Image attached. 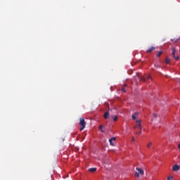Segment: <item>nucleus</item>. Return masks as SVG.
Wrapping results in <instances>:
<instances>
[{
	"instance_id": "obj_1",
	"label": "nucleus",
	"mask_w": 180,
	"mask_h": 180,
	"mask_svg": "<svg viewBox=\"0 0 180 180\" xmlns=\"http://www.w3.org/2000/svg\"><path fill=\"white\" fill-rule=\"evenodd\" d=\"M79 124V126H81V127L79 128V130H80V131H82V130H84V129H85V126L86 125V122H85V119L80 118Z\"/></svg>"
},
{
	"instance_id": "obj_2",
	"label": "nucleus",
	"mask_w": 180,
	"mask_h": 180,
	"mask_svg": "<svg viewBox=\"0 0 180 180\" xmlns=\"http://www.w3.org/2000/svg\"><path fill=\"white\" fill-rule=\"evenodd\" d=\"M136 123V124L134 126V130H143V127H141V120H137Z\"/></svg>"
},
{
	"instance_id": "obj_3",
	"label": "nucleus",
	"mask_w": 180,
	"mask_h": 180,
	"mask_svg": "<svg viewBox=\"0 0 180 180\" xmlns=\"http://www.w3.org/2000/svg\"><path fill=\"white\" fill-rule=\"evenodd\" d=\"M176 51V50L175 49V48H173L172 56L174 58V60H176V61H178V60H179V56H177V57L175 56Z\"/></svg>"
},
{
	"instance_id": "obj_4",
	"label": "nucleus",
	"mask_w": 180,
	"mask_h": 180,
	"mask_svg": "<svg viewBox=\"0 0 180 180\" xmlns=\"http://www.w3.org/2000/svg\"><path fill=\"white\" fill-rule=\"evenodd\" d=\"M180 169V166L179 165H174L172 167V171L176 172V171H179Z\"/></svg>"
},
{
	"instance_id": "obj_5",
	"label": "nucleus",
	"mask_w": 180,
	"mask_h": 180,
	"mask_svg": "<svg viewBox=\"0 0 180 180\" xmlns=\"http://www.w3.org/2000/svg\"><path fill=\"white\" fill-rule=\"evenodd\" d=\"M136 171H138V173L140 174V175H144V170L140 167L136 168Z\"/></svg>"
},
{
	"instance_id": "obj_6",
	"label": "nucleus",
	"mask_w": 180,
	"mask_h": 180,
	"mask_svg": "<svg viewBox=\"0 0 180 180\" xmlns=\"http://www.w3.org/2000/svg\"><path fill=\"white\" fill-rule=\"evenodd\" d=\"M154 50H155V47L152 46V47L149 48V49L146 51V52H148V53H152L153 51H154Z\"/></svg>"
},
{
	"instance_id": "obj_7",
	"label": "nucleus",
	"mask_w": 180,
	"mask_h": 180,
	"mask_svg": "<svg viewBox=\"0 0 180 180\" xmlns=\"http://www.w3.org/2000/svg\"><path fill=\"white\" fill-rule=\"evenodd\" d=\"M136 77L137 78H139V79H140V81H143V82H146V79L144 77H140V74H138Z\"/></svg>"
},
{
	"instance_id": "obj_8",
	"label": "nucleus",
	"mask_w": 180,
	"mask_h": 180,
	"mask_svg": "<svg viewBox=\"0 0 180 180\" xmlns=\"http://www.w3.org/2000/svg\"><path fill=\"white\" fill-rule=\"evenodd\" d=\"M103 117L104 119H109V111H107L104 113Z\"/></svg>"
},
{
	"instance_id": "obj_9",
	"label": "nucleus",
	"mask_w": 180,
	"mask_h": 180,
	"mask_svg": "<svg viewBox=\"0 0 180 180\" xmlns=\"http://www.w3.org/2000/svg\"><path fill=\"white\" fill-rule=\"evenodd\" d=\"M96 171V167H91L89 169V172H95Z\"/></svg>"
},
{
	"instance_id": "obj_10",
	"label": "nucleus",
	"mask_w": 180,
	"mask_h": 180,
	"mask_svg": "<svg viewBox=\"0 0 180 180\" xmlns=\"http://www.w3.org/2000/svg\"><path fill=\"white\" fill-rule=\"evenodd\" d=\"M136 115H139V112H135V114L132 115L133 120H136V119H137Z\"/></svg>"
},
{
	"instance_id": "obj_11",
	"label": "nucleus",
	"mask_w": 180,
	"mask_h": 180,
	"mask_svg": "<svg viewBox=\"0 0 180 180\" xmlns=\"http://www.w3.org/2000/svg\"><path fill=\"white\" fill-rule=\"evenodd\" d=\"M165 63H166V64H169V63H171V59L169 58H167L165 59Z\"/></svg>"
},
{
	"instance_id": "obj_12",
	"label": "nucleus",
	"mask_w": 180,
	"mask_h": 180,
	"mask_svg": "<svg viewBox=\"0 0 180 180\" xmlns=\"http://www.w3.org/2000/svg\"><path fill=\"white\" fill-rule=\"evenodd\" d=\"M109 142L111 146H113V137L109 139Z\"/></svg>"
},
{
	"instance_id": "obj_13",
	"label": "nucleus",
	"mask_w": 180,
	"mask_h": 180,
	"mask_svg": "<svg viewBox=\"0 0 180 180\" xmlns=\"http://www.w3.org/2000/svg\"><path fill=\"white\" fill-rule=\"evenodd\" d=\"M161 54H162V51H158V54L156 55V57H160Z\"/></svg>"
},
{
	"instance_id": "obj_14",
	"label": "nucleus",
	"mask_w": 180,
	"mask_h": 180,
	"mask_svg": "<svg viewBox=\"0 0 180 180\" xmlns=\"http://www.w3.org/2000/svg\"><path fill=\"white\" fill-rule=\"evenodd\" d=\"M134 175H135L136 178H140V173L136 172Z\"/></svg>"
},
{
	"instance_id": "obj_15",
	"label": "nucleus",
	"mask_w": 180,
	"mask_h": 180,
	"mask_svg": "<svg viewBox=\"0 0 180 180\" xmlns=\"http://www.w3.org/2000/svg\"><path fill=\"white\" fill-rule=\"evenodd\" d=\"M117 119H119V117L117 116H114L113 121L116 122V121H117Z\"/></svg>"
},
{
	"instance_id": "obj_16",
	"label": "nucleus",
	"mask_w": 180,
	"mask_h": 180,
	"mask_svg": "<svg viewBox=\"0 0 180 180\" xmlns=\"http://www.w3.org/2000/svg\"><path fill=\"white\" fill-rule=\"evenodd\" d=\"M152 144H153V143L149 142V143L147 144L148 148H150V147H151Z\"/></svg>"
},
{
	"instance_id": "obj_17",
	"label": "nucleus",
	"mask_w": 180,
	"mask_h": 180,
	"mask_svg": "<svg viewBox=\"0 0 180 180\" xmlns=\"http://www.w3.org/2000/svg\"><path fill=\"white\" fill-rule=\"evenodd\" d=\"M103 127L102 126V125H100L99 126V130H101V132L102 133H103V130H102V128H103Z\"/></svg>"
},
{
	"instance_id": "obj_18",
	"label": "nucleus",
	"mask_w": 180,
	"mask_h": 180,
	"mask_svg": "<svg viewBox=\"0 0 180 180\" xmlns=\"http://www.w3.org/2000/svg\"><path fill=\"white\" fill-rule=\"evenodd\" d=\"M124 86H126V85H124L122 89V91L124 94L126 92V90H124Z\"/></svg>"
},
{
	"instance_id": "obj_19",
	"label": "nucleus",
	"mask_w": 180,
	"mask_h": 180,
	"mask_svg": "<svg viewBox=\"0 0 180 180\" xmlns=\"http://www.w3.org/2000/svg\"><path fill=\"white\" fill-rule=\"evenodd\" d=\"M167 180H173V179H172V176H168V177H167Z\"/></svg>"
},
{
	"instance_id": "obj_20",
	"label": "nucleus",
	"mask_w": 180,
	"mask_h": 180,
	"mask_svg": "<svg viewBox=\"0 0 180 180\" xmlns=\"http://www.w3.org/2000/svg\"><path fill=\"white\" fill-rule=\"evenodd\" d=\"M136 134H139V135L141 134V130H139V131L136 132Z\"/></svg>"
},
{
	"instance_id": "obj_21",
	"label": "nucleus",
	"mask_w": 180,
	"mask_h": 180,
	"mask_svg": "<svg viewBox=\"0 0 180 180\" xmlns=\"http://www.w3.org/2000/svg\"><path fill=\"white\" fill-rule=\"evenodd\" d=\"M147 79H151V76H148Z\"/></svg>"
},
{
	"instance_id": "obj_22",
	"label": "nucleus",
	"mask_w": 180,
	"mask_h": 180,
	"mask_svg": "<svg viewBox=\"0 0 180 180\" xmlns=\"http://www.w3.org/2000/svg\"><path fill=\"white\" fill-rule=\"evenodd\" d=\"M131 141H136V139H134V137H132Z\"/></svg>"
},
{
	"instance_id": "obj_23",
	"label": "nucleus",
	"mask_w": 180,
	"mask_h": 180,
	"mask_svg": "<svg viewBox=\"0 0 180 180\" xmlns=\"http://www.w3.org/2000/svg\"><path fill=\"white\" fill-rule=\"evenodd\" d=\"M153 116H155V117H157V115L156 114H153Z\"/></svg>"
},
{
	"instance_id": "obj_24",
	"label": "nucleus",
	"mask_w": 180,
	"mask_h": 180,
	"mask_svg": "<svg viewBox=\"0 0 180 180\" xmlns=\"http://www.w3.org/2000/svg\"><path fill=\"white\" fill-rule=\"evenodd\" d=\"M116 140V138L113 137V141H115Z\"/></svg>"
}]
</instances>
